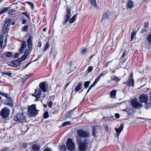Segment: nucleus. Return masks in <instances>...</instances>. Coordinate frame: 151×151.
Segmentation results:
<instances>
[{"instance_id": "1", "label": "nucleus", "mask_w": 151, "mask_h": 151, "mask_svg": "<svg viewBox=\"0 0 151 151\" xmlns=\"http://www.w3.org/2000/svg\"><path fill=\"white\" fill-rule=\"evenodd\" d=\"M77 142L79 144L78 150L80 151H86L91 147V142L89 139L81 140L80 137H78Z\"/></svg>"}, {"instance_id": "2", "label": "nucleus", "mask_w": 151, "mask_h": 151, "mask_svg": "<svg viewBox=\"0 0 151 151\" xmlns=\"http://www.w3.org/2000/svg\"><path fill=\"white\" fill-rule=\"evenodd\" d=\"M77 142L79 144L78 150L80 151H86L91 147V142L89 139L81 140L80 137H78Z\"/></svg>"}, {"instance_id": "3", "label": "nucleus", "mask_w": 151, "mask_h": 151, "mask_svg": "<svg viewBox=\"0 0 151 151\" xmlns=\"http://www.w3.org/2000/svg\"><path fill=\"white\" fill-rule=\"evenodd\" d=\"M38 110H37L35 104H33L29 106L28 109V114L30 117H34L38 114Z\"/></svg>"}, {"instance_id": "4", "label": "nucleus", "mask_w": 151, "mask_h": 151, "mask_svg": "<svg viewBox=\"0 0 151 151\" xmlns=\"http://www.w3.org/2000/svg\"><path fill=\"white\" fill-rule=\"evenodd\" d=\"M78 135L77 136L76 138L77 140V137H80L81 140H85V139H89L88 138L89 137L88 133L85 132L82 129L78 130L77 131Z\"/></svg>"}, {"instance_id": "5", "label": "nucleus", "mask_w": 151, "mask_h": 151, "mask_svg": "<svg viewBox=\"0 0 151 151\" xmlns=\"http://www.w3.org/2000/svg\"><path fill=\"white\" fill-rule=\"evenodd\" d=\"M25 115L26 114L24 113L17 114L14 117V121L18 123L25 122L26 121Z\"/></svg>"}, {"instance_id": "6", "label": "nucleus", "mask_w": 151, "mask_h": 151, "mask_svg": "<svg viewBox=\"0 0 151 151\" xmlns=\"http://www.w3.org/2000/svg\"><path fill=\"white\" fill-rule=\"evenodd\" d=\"M131 105L132 107L137 109H140L143 106L142 104L138 102L136 99H134L131 101Z\"/></svg>"}, {"instance_id": "7", "label": "nucleus", "mask_w": 151, "mask_h": 151, "mask_svg": "<svg viewBox=\"0 0 151 151\" xmlns=\"http://www.w3.org/2000/svg\"><path fill=\"white\" fill-rule=\"evenodd\" d=\"M10 113V111L6 107L3 108L0 112V115L3 119L7 118L9 116Z\"/></svg>"}, {"instance_id": "8", "label": "nucleus", "mask_w": 151, "mask_h": 151, "mask_svg": "<svg viewBox=\"0 0 151 151\" xmlns=\"http://www.w3.org/2000/svg\"><path fill=\"white\" fill-rule=\"evenodd\" d=\"M66 144L67 148L68 150L72 151L74 149L75 145L72 141V140L71 139H68L67 141Z\"/></svg>"}, {"instance_id": "9", "label": "nucleus", "mask_w": 151, "mask_h": 151, "mask_svg": "<svg viewBox=\"0 0 151 151\" xmlns=\"http://www.w3.org/2000/svg\"><path fill=\"white\" fill-rule=\"evenodd\" d=\"M138 98L140 103H145L146 104H147L148 97L147 95L145 94L141 95L138 97Z\"/></svg>"}, {"instance_id": "10", "label": "nucleus", "mask_w": 151, "mask_h": 151, "mask_svg": "<svg viewBox=\"0 0 151 151\" xmlns=\"http://www.w3.org/2000/svg\"><path fill=\"white\" fill-rule=\"evenodd\" d=\"M41 91L40 89L38 91H37L36 89H35V93H33L32 95L36 97V101H37L39 99L41 95Z\"/></svg>"}, {"instance_id": "11", "label": "nucleus", "mask_w": 151, "mask_h": 151, "mask_svg": "<svg viewBox=\"0 0 151 151\" xmlns=\"http://www.w3.org/2000/svg\"><path fill=\"white\" fill-rule=\"evenodd\" d=\"M124 127V124H122L120 125L119 128H115V131L117 133L116 136L117 137H119L121 131L123 130Z\"/></svg>"}, {"instance_id": "12", "label": "nucleus", "mask_w": 151, "mask_h": 151, "mask_svg": "<svg viewBox=\"0 0 151 151\" xmlns=\"http://www.w3.org/2000/svg\"><path fill=\"white\" fill-rule=\"evenodd\" d=\"M47 84L45 82H42L40 83V88L42 91L44 92H45L47 90L46 85Z\"/></svg>"}, {"instance_id": "13", "label": "nucleus", "mask_w": 151, "mask_h": 151, "mask_svg": "<svg viewBox=\"0 0 151 151\" xmlns=\"http://www.w3.org/2000/svg\"><path fill=\"white\" fill-rule=\"evenodd\" d=\"M40 146L39 145L34 144L30 149L31 150H33V151H39Z\"/></svg>"}, {"instance_id": "14", "label": "nucleus", "mask_w": 151, "mask_h": 151, "mask_svg": "<svg viewBox=\"0 0 151 151\" xmlns=\"http://www.w3.org/2000/svg\"><path fill=\"white\" fill-rule=\"evenodd\" d=\"M27 44L28 45V47L29 50H30L32 49V38L31 37H29L27 41Z\"/></svg>"}, {"instance_id": "15", "label": "nucleus", "mask_w": 151, "mask_h": 151, "mask_svg": "<svg viewBox=\"0 0 151 151\" xmlns=\"http://www.w3.org/2000/svg\"><path fill=\"white\" fill-rule=\"evenodd\" d=\"M21 61L19 60V59L18 60H14L12 61V63L13 64L15 65V66L14 67H17L20 66L21 65Z\"/></svg>"}, {"instance_id": "16", "label": "nucleus", "mask_w": 151, "mask_h": 151, "mask_svg": "<svg viewBox=\"0 0 151 151\" xmlns=\"http://www.w3.org/2000/svg\"><path fill=\"white\" fill-rule=\"evenodd\" d=\"M99 130V127L98 126H96L95 127H93V134L94 136H96V133L98 132Z\"/></svg>"}, {"instance_id": "17", "label": "nucleus", "mask_w": 151, "mask_h": 151, "mask_svg": "<svg viewBox=\"0 0 151 151\" xmlns=\"http://www.w3.org/2000/svg\"><path fill=\"white\" fill-rule=\"evenodd\" d=\"M6 104L9 106H12L13 105V101L11 98L10 97L8 98L7 99L6 101Z\"/></svg>"}, {"instance_id": "18", "label": "nucleus", "mask_w": 151, "mask_h": 151, "mask_svg": "<svg viewBox=\"0 0 151 151\" xmlns=\"http://www.w3.org/2000/svg\"><path fill=\"white\" fill-rule=\"evenodd\" d=\"M109 18V13H105L103 15L102 18V20L104 21L108 20Z\"/></svg>"}, {"instance_id": "19", "label": "nucleus", "mask_w": 151, "mask_h": 151, "mask_svg": "<svg viewBox=\"0 0 151 151\" xmlns=\"http://www.w3.org/2000/svg\"><path fill=\"white\" fill-rule=\"evenodd\" d=\"M82 82L79 83L76 87L75 89V91H78L80 89H81L82 88Z\"/></svg>"}, {"instance_id": "20", "label": "nucleus", "mask_w": 151, "mask_h": 151, "mask_svg": "<svg viewBox=\"0 0 151 151\" xmlns=\"http://www.w3.org/2000/svg\"><path fill=\"white\" fill-rule=\"evenodd\" d=\"M99 81L96 78V79L95 81H94V83L91 85L90 87H89L87 92L86 93V94L88 93V92L89 91L91 90V89L93 87H94L96 84L97 83V82Z\"/></svg>"}, {"instance_id": "21", "label": "nucleus", "mask_w": 151, "mask_h": 151, "mask_svg": "<svg viewBox=\"0 0 151 151\" xmlns=\"http://www.w3.org/2000/svg\"><path fill=\"white\" fill-rule=\"evenodd\" d=\"M134 6L133 2L131 0H129L127 4V6L129 8H131Z\"/></svg>"}, {"instance_id": "22", "label": "nucleus", "mask_w": 151, "mask_h": 151, "mask_svg": "<svg viewBox=\"0 0 151 151\" xmlns=\"http://www.w3.org/2000/svg\"><path fill=\"white\" fill-rule=\"evenodd\" d=\"M107 73V70H105L104 71L102 72H101V74L98 76V77L96 79L98 80H99L100 78L103 76H104V75H105L106 74V73Z\"/></svg>"}, {"instance_id": "23", "label": "nucleus", "mask_w": 151, "mask_h": 151, "mask_svg": "<svg viewBox=\"0 0 151 151\" xmlns=\"http://www.w3.org/2000/svg\"><path fill=\"white\" fill-rule=\"evenodd\" d=\"M116 91L115 90H112L110 93V97L112 98H114L116 96Z\"/></svg>"}, {"instance_id": "24", "label": "nucleus", "mask_w": 151, "mask_h": 151, "mask_svg": "<svg viewBox=\"0 0 151 151\" xmlns=\"http://www.w3.org/2000/svg\"><path fill=\"white\" fill-rule=\"evenodd\" d=\"M3 37L2 35H0V49L2 48L3 46Z\"/></svg>"}, {"instance_id": "25", "label": "nucleus", "mask_w": 151, "mask_h": 151, "mask_svg": "<svg viewBox=\"0 0 151 151\" xmlns=\"http://www.w3.org/2000/svg\"><path fill=\"white\" fill-rule=\"evenodd\" d=\"M134 83V81L133 78H129V82L128 85L129 86H133Z\"/></svg>"}, {"instance_id": "26", "label": "nucleus", "mask_w": 151, "mask_h": 151, "mask_svg": "<svg viewBox=\"0 0 151 151\" xmlns=\"http://www.w3.org/2000/svg\"><path fill=\"white\" fill-rule=\"evenodd\" d=\"M9 7H5L4 9L0 11V15L2 14L7 12L9 10Z\"/></svg>"}, {"instance_id": "27", "label": "nucleus", "mask_w": 151, "mask_h": 151, "mask_svg": "<svg viewBox=\"0 0 151 151\" xmlns=\"http://www.w3.org/2000/svg\"><path fill=\"white\" fill-rule=\"evenodd\" d=\"M64 17L65 18V20L63 23V24H65L69 20V19L70 17V16H68V15H65V16Z\"/></svg>"}, {"instance_id": "28", "label": "nucleus", "mask_w": 151, "mask_h": 151, "mask_svg": "<svg viewBox=\"0 0 151 151\" xmlns=\"http://www.w3.org/2000/svg\"><path fill=\"white\" fill-rule=\"evenodd\" d=\"M73 110H71L70 111H68L66 114V116L68 118L70 116H71L73 113Z\"/></svg>"}, {"instance_id": "29", "label": "nucleus", "mask_w": 151, "mask_h": 151, "mask_svg": "<svg viewBox=\"0 0 151 151\" xmlns=\"http://www.w3.org/2000/svg\"><path fill=\"white\" fill-rule=\"evenodd\" d=\"M76 15H74L70 20V23H73L76 18Z\"/></svg>"}, {"instance_id": "30", "label": "nucleus", "mask_w": 151, "mask_h": 151, "mask_svg": "<svg viewBox=\"0 0 151 151\" xmlns=\"http://www.w3.org/2000/svg\"><path fill=\"white\" fill-rule=\"evenodd\" d=\"M8 31V26L6 25H4L3 27V34H5L6 32Z\"/></svg>"}, {"instance_id": "31", "label": "nucleus", "mask_w": 151, "mask_h": 151, "mask_svg": "<svg viewBox=\"0 0 151 151\" xmlns=\"http://www.w3.org/2000/svg\"><path fill=\"white\" fill-rule=\"evenodd\" d=\"M49 46L50 45L49 44V42H48L47 41L46 42V44L44 46L43 51L44 52L49 47Z\"/></svg>"}, {"instance_id": "32", "label": "nucleus", "mask_w": 151, "mask_h": 151, "mask_svg": "<svg viewBox=\"0 0 151 151\" xmlns=\"http://www.w3.org/2000/svg\"><path fill=\"white\" fill-rule=\"evenodd\" d=\"M136 34V32L134 31H133L132 32L131 35V40H133L134 39L135 36Z\"/></svg>"}, {"instance_id": "33", "label": "nucleus", "mask_w": 151, "mask_h": 151, "mask_svg": "<svg viewBox=\"0 0 151 151\" xmlns=\"http://www.w3.org/2000/svg\"><path fill=\"white\" fill-rule=\"evenodd\" d=\"M148 43L151 45V34L149 35L147 37Z\"/></svg>"}, {"instance_id": "34", "label": "nucleus", "mask_w": 151, "mask_h": 151, "mask_svg": "<svg viewBox=\"0 0 151 151\" xmlns=\"http://www.w3.org/2000/svg\"><path fill=\"white\" fill-rule=\"evenodd\" d=\"M26 56H24V55H22L20 58L19 59V60L21 62L25 60L27 58Z\"/></svg>"}, {"instance_id": "35", "label": "nucleus", "mask_w": 151, "mask_h": 151, "mask_svg": "<svg viewBox=\"0 0 151 151\" xmlns=\"http://www.w3.org/2000/svg\"><path fill=\"white\" fill-rule=\"evenodd\" d=\"M90 83L89 81H87L85 82L84 83V86L85 88H87L89 86V84Z\"/></svg>"}, {"instance_id": "36", "label": "nucleus", "mask_w": 151, "mask_h": 151, "mask_svg": "<svg viewBox=\"0 0 151 151\" xmlns=\"http://www.w3.org/2000/svg\"><path fill=\"white\" fill-rule=\"evenodd\" d=\"M60 149L61 151H65L66 150V146L64 145H62L60 147Z\"/></svg>"}, {"instance_id": "37", "label": "nucleus", "mask_w": 151, "mask_h": 151, "mask_svg": "<svg viewBox=\"0 0 151 151\" xmlns=\"http://www.w3.org/2000/svg\"><path fill=\"white\" fill-rule=\"evenodd\" d=\"M68 125H71V123L70 122H66L63 123L62 124V126L63 127H64Z\"/></svg>"}, {"instance_id": "38", "label": "nucleus", "mask_w": 151, "mask_h": 151, "mask_svg": "<svg viewBox=\"0 0 151 151\" xmlns=\"http://www.w3.org/2000/svg\"><path fill=\"white\" fill-rule=\"evenodd\" d=\"M11 21V19H8L5 22L4 25H6L8 26L9 24L10 23Z\"/></svg>"}, {"instance_id": "39", "label": "nucleus", "mask_w": 151, "mask_h": 151, "mask_svg": "<svg viewBox=\"0 0 151 151\" xmlns=\"http://www.w3.org/2000/svg\"><path fill=\"white\" fill-rule=\"evenodd\" d=\"M15 10L13 9H10L8 12V14L10 15H12L15 12Z\"/></svg>"}, {"instance_id": "40", "label": "nucleus", "mask_w": 151, "mask_h": 151, "mask_svg": "<svg viewBox=\"0 0 151 151\" xmlns=\"http://www.w3.org/2000/svg\"><path fill=\"white\" fill-rule=\"evenodd\" d=\"M22 47H21L23 48L24 49V48H26L27 45L26 44V42H23L21 44Z\"/></svg>"}, {"instance_id": "41", "label": "nucleus", "mask_w": 151, "mask_h": 151, "mask_svg": "<svg viewBox=\"0 0 151 151\" xmlns=\"http://www.w3.org/2000/svg\"><path fill=\"white\" fill-rule=\"evenodd\" d=\"M0 95L5 97L7 99L9 98V96L7 94L5 93L2 92H0Z\"/></svg>"}, {"instance_id": "42", "label": "nucleus", "mask_w": 151, "mask_h": 151, "mask_svg": "<svg viewBox=\"0 0 151 151\" xmlns=\"http://www.w3.org/2000/svg\"><path fill=\"white\" fill-rule=\"evenodd\" d=\"M112 80H114L116 82H117L120 81V79L116 76H113V78Z\"/></svg>"}, {"instance_id": "43", "label": "nucleus", "mask_w": 151, "mask_h": 151, "mask_svg": "<svg viewBox=\"0 0 151 151\" xmlns=\"http://www.w3.org/2000/svg\"><path fill=\"white\" fill-rule=\"evenodd\" d=\"M28 28V26H25L22 28V31L23 32H25L27 30Z\"/></svg>"}, {"instance_id": "44", "label": "nucleus", "mask_w": 151, "mask_h": 151, "mask_svg": "<svg viewBox=\"0 0 151 151\" xmlns=\"http://www.w3.org/2000/svg\"><path fill=\"white\" fill-rule=\"evenodd\" d=\"M66 15H68V16L71 17V11L70 9H68L66 12Z\"/></svg>"}, {"instance_id": "45", "label": "nucleus", "mask_w": 151, "mask_h": 151, "mask_svg": "<svg viewBox=\"0 0 151 151\" xmlns=\"http://www.w3.org/2000/svg\"><path fill=\"white\" fill-rule=\"evenodd\" d=\"M43 117L45 118H47L49 117L48 113L47 111H46L44 114Z\"/></svg>"}, {"instance_id": "46", "label": "nucleus", "mask_w": 151, "mask_h": 151, "mask_svg": "<svg viewBox=\"0 0 151 151\" xmlns=\"http://www.w3.org/2000/svg\"><path fill=\"white\" fill-rule=\"evenodd\" d=\"M6 54L7 56L8 57H11L12 56V53L9 52H6L5 53Z\"/></svg>"}, {"instance_id": "47", "label": "nucleus", "mask_w": 151, "mask_h": 151, "mask_svg": "<svg viewBox=\"0 0 151 151\" xmlns=\"http://www.w3.org/2000/svg\"><path fill=\"white\" fill-rule=\"evenodd\" d=\"M2 74L8 76H9L10 77L12 75V73H9L7 72H4L2 73Z\"/></svg>"}, {"instance_id": "48", "label": "nucleus", "mask_w": 151, "mask_h": 151, "mask_svg": "<svg viewBox=\"0 0 151 151\" xmlns=\"http://www.w3.org/2000/svg\"><path fill=\"white\" fill-rule=\"evenodd\" d=\"M29 49H26L25 51L24 54V56H26L27 57L29 53Z\"/></svg>"}, {"instance_id": "49", "label": "nucleus", "mask_w": 151, "mask_h": 151, "mask_svg": "<svg viewBox=\"0 0 151 151\" xmlns=\"http://www.w3.org/2000/svg\"><path fill=\"white\" fill-rule=\"evenodd\" d=\"M93 67L92 66H90L88 67L87 70V71L88 73L91 72L93 70Z\"/></svg>"}, {"instance_id": "50", "label": "nucleus", "mask_w": 151, "mask_h": 151, "mask_svg": "<svg viewBox=\"0 0 151 151\" xmlns=\"http://www.w3.org/2000/svg\"><path fill=\"white\" fill-rule=\"evenodd\" d=\"M87 51V49H82L81 51V52L83 54H85L86 53Z\"/></svg>"}, {"instance_id": "51", "label": "nucleus", "mask_w": 151, "mask_h": 151, "mask_svg": "<svg viewBox=\"0 0 151 151\" xmlns=\"http://www.w3.org/2000/svg\"><path fill=\"white\" fill-rule=\"evenodd\" d=\"M91 3L93 6H96V2L95 0H92L91 2Z\"/></svg>"}, {"instance_id": "52", "label": "nucleus", "mask_w": 151, "mask_h": 151, "mask_svg": "<svg viewBox=\"0 0 151 151\" xmlns=\"http://www.w3.org/2000/svg\"><path fill=\"white\" fill-rule=\"evenodd\" d=\"M130 109H131L130 108H127L125 109H123L122 110L123 111H126L127 112H128L130 110Z\"/></svg>"}, {"instance_id": "53", "label": "nucleus", "mask_w": 151, "mask_h": 151, "mask_svg": "<svg viewBox=\"0 0 151 151\" xmlns=\"http://www.w3.org/2000/svg\"><path fill=\"white\" fill-rule=\"evenodd\" d=\"M148 26H149V22H147L145 23L144 25V27H145V28H147L148 27Z\"/></svg>"}, {"instance_id": "54", "label": "nucleus", "mask_w": 151, "mask_h": 151, "mask_svg": "<svg viewBox=\"0 0 151 151\" xmlns=\"http://www.w3.org/2000/svg\"><path fill=\"white\" fill-rule=\"evenodd\" d=\"M127 54V52H126V51H125L123 53V54L122 55V56L121 57L122 58H123L125 55H126Z\"/></svg>"}, {"instance_id": "55", "label": "nucleus", "mask_w": 151, "mask_h": 151, "mask_svg": "<svg viewBox=\"0 0 151 151\" xmlns=\"http://www.w3.org/2000/svg\"><path fill=\"white\" fill-rule=\"evenodd\" d=\"M53 104V103L52 101H50L49 102L48 106L49 107L51 108V107L52 105Z\"/></svg>"}, {"instance_id": "56", "label": "nucleus", "mask_w": 151, "mask_h": 151, "mask_svg": "<svg viewBox=\"0 0 151 151\" xmlns=\"http://www.w3.org/2000/svg\"><path fill=\"white\" fill-rule=\"evenodd\" d=\"M9 148L6 147L1 150V151H8Z\"/></svg>"}, {"instance_id": "57", "label": "nucleus", "mask_w": 151, "mask_h": 151, "mask_svg": "<svg viewBox=\"0 0 151 151\" xmlns=\"http://www.w3.org/2000/svg\"><path fill=\"white\" fill-rule=\"evenodd\" d=\"M32 74H29L28 75H27L25 76V77H27V78H26L27 79H28L29 77L32 76Z\"/></svg>"}, {"instance_id": "58", "label": "nucleus", "mask_w": 151, "mask_h": 151, "mask_svg": "<svg viewBox=\"0 0 151 151\" xmlns=\"http://www.w3.org/2000/svg\"><path fill=\"white\" fill-rule=\"evenodd\" d=\"M19 55V53H16L15 54L14 57L15 58H17Z\"/></svg>"}, {"instance_id": "59", "label": "nucleus", "mask_w": 151, "mask_h": 151, "mask_svg": "<svg viewBox=\"0 0 151 151\" xmlns=\"http://www.w3.org/2000/svg\"><path fill=\"white\" fill-rule=\"evenodd\" d=\"M24 50V49L21 47V48L19 50V51L20 53H22L23 52Z\"/></svg>"}, {"instance_id": "60", "label": "nucleus", "mask_w": 151, "mask_h": 151, "mask_svg": "<svg viewBox=\"0 0 151 151\" xmlns=\"http://www.w3.org/2000/svg\"><path fill=\"white\" fill-rule=\"evenodd\" d=\"M115 116L116 118H119L120 116L119 114L117 113L116 114H115Z\"/></svg>"}, {"instance_id": "61", "label": "nucleus", "mask_w": 151, "mask_h": 151, "mask_svg": "<svg viewBox=\"0 0 151 151\" xmlns=\"http://www.w3.org/2000/svg\"><path fill=\"white\" fill-rule=\"evenodd\" d=\"M27 146V143H23L22 145V146L26 148Z\"/></svg>"}, {"instance_id": "62", "label": "nucleus", "mask_w": 151, "mask_h": 151, "mask_svg": "<svg viewBox=\"0 0 151 151\" xmlns=\"http://www.w3.org/2000/svg\"><path fill=\"white\" fill-rule=\"evenodd\" d=\"M26 22H27L26 20L25 19H24L22 20V24H25L26 23Z\"/></svg>"}, {"instance_id": "63", "label": "nucleus", "mask_w": 151, "mask_h": 151, "mask_svg": "<svg viewBox=\"0 0 151 151\" xmlns=\"http://www.w3.org/2000/svg\"><path fill=\"white\" fill-rule=\"evenodd\" d=\"M42 46V44L41 42H39L38 44V46L39 48H40Z\"/></svg>"}, {"instance_id": "64", "label": "nucleus", "mask_w": 151, "mask_h": 151, "mask_svg": "<svg viewBox=\"0 0 151 151\" xmlns=\"http://www.w3.org/2000/svg\"><path fill=\"white\" fill-rule=\"evenodd\" d=\"M44 151H51V150L50 148H47L45 149Z\"/></svg>"}]
</instances>
